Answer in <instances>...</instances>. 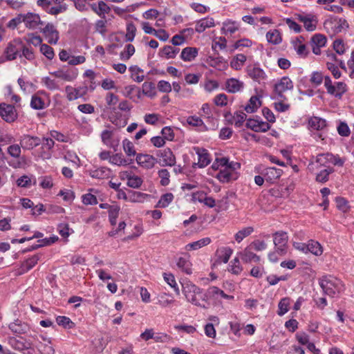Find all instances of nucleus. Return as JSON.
I'll use <instances>...</instances> for the list:
<instances>
[{
	"instance_id": "nucleus-1",
	"label": "nucleus",
	"mask_w": 354,
	"mask_h": 354,
	"mask_svg": "<svg viewBox=\"0 0 354 354\" xmlns=\"http://www.w3.org/2000/svg\"><path fill=\"white\" fill-rule=\"evenodd\" d=\"M182 291L188 302L204 309L208 308L207 298L201 288L189 282L183 285Z\"/></svg>"
},
{
	"instance_id": "nucleus-2",
	"label": "nucleus",
	"mask_w": 354,
	"mask_h": 354,
	"mask_svg": "<svg viewBox=\"0 0 354 354\" xmlns=\"http://www.w3.org/2000/svg\"><path fill=\"white\" fill-rule=\"evenodd\" d=\"M319 283L324 293L330 297H334L336 293L343 290L341 280L331 275L323 277L319 279Z\"/></svg>"
},
{
	"instance_id": "nucleus-3",
	"label": "nucleus",
	"mask_w": 354,
	"mask_h": 354,
	"mask_svg": "<svg viewBox=\"0 0 354 354\" xmlns=\"http://www.w3.org/2000/svg\"><path fill=\"white\" fill-rule=\"evenodd\" d=\"M22 49V42L20 40L15 39L9 42L6 47L3 54L0 57V63L15 59L19 56Z\"/></svg>"
},
{
	"instance_id": "nucleus-4",
	"label": "nucleus",
	"mask_w": 354,
	"mask_h": 354,
	"mask_svg": "<svg viewBox=\"0 0 354 354\" xmlns=\"http://www.w3.org/2000/svg\"><path fill=\"white\" fill-rule=\"evenodd\" d=\"M324 27L330 35H333L347 28L348 24L346 19L333 17L324 21Z\"/></svg>"
},
{
	"instance_id": "nucleus-5",
	"label": "nucleus",
	"mask_w": 354,
	"mask_h": 354,
	"mask_svg": "<svg viewBox=\"0 0 354 354\" xmlns=\"http://www.w3.org/2000/svg\"><path fill=\"white\" fill-rule=\"evenodd\" d=\"M288 236L286 232H277L273 234V241L277 252L280 255L287 253Z\"/></svg>"
},
{
	"instance_id": "nucleus-6",
	"label": "nucleus",
	"mask_w": 354,
	"mask_h": 354,
	"mask_svg": "<svg viewBox=\"0 0 354 354\" xmlns=\"http://www.w3.org/2000/svg\"><path fill=\"white\" fill-rule=\"evenodd\" d=\"M294 84L292 81L287 76L281 77L278 82L274 84V93L277 98L286 100L283 93L287 91L292 90Z\"/></svg>"
},
{
	"instance_id": "nucleus-7",
	"label": "nucleus",
	"mask_w": 354,
	"mask_h": 354,
	"mask_svg": "<svg viewBox=\"0 0 354 354\" xmlns=\"http://www.w3.org/2000/svg\"><path fill=\"white\" fill-rule=\"evenodd\" d=\"M8 344L15 350L24 353V354H32L29 351L25 353L32 348V342L29 339H26L22 337H8Z\"/></svg>"
},
{
	"instance_id": "nucleus-8",
	"label": "nucleus",
	"mask_w": 354,
	"mask_h": 354,
	"mask_svg": "<svg viewBox=\"0 0 354 354\" xmlns=\"http://www.w3.org/2000/svg\"><path fill=\"white\" fill-rule=\"evenodd\" d=\"M50 74L55 78L62 80L65 82H73L77 78L78 71L77 69L75 68H62L57 71L50 72Z\"/></svg>"
},
{
	"instance_id": "nucleus-9",
	"label": "nucleus",
	"mask_w": 354,
	"mask_h": 354,
	"mask_svg": "<svg viewBox=\"0 0 354 354\" xmlns=\"http://www.w3.org/2000/svg\"><path fill=\"white\" fill-rule=\"evenodd\" d=\"M156 154L160 158L162 167H172L176 165V156L169 148L158 150Z\"/></svg>"
},
{
	"instance_id": "nucleus-10",
	"label": "nucleus",
	"mask_w": 354,
	"mask_h": 354,
	"mask_svg": "<svg viewBox=\"0 0 354 354\" xmlns=\"http://www.w3.org/2000/svg\"><path fill=\"white\" fill-rule=\"evenodd\" d=\"M248 76L255 82L264 83L267 80V75L259 65H250L246 68Z\"/></svg>"
},
{
	"instance_id": "nucleus-11",
	"label": "nucleus",
	"mask_w": 354,
	"mask_h": 354,
	"mask_svg": "<svg viewBox=\"0 0 354 354\" xmlns=\"http://www.w3.org/2000/svg\"><path fill=\"white\" fill-rule=\"evenodd\" d=\"M0 115L7 122H12L17 118V113L13 105L2 104L0 105Z\"/></svg>"
},
{
	"instance_id": "nucleus-12",
	"label": "nucleus",
	"mask_w": 354,
	"mask_h": 354,
	"mask_svg": "<svg viewBox=\"0 0 354 354\" xmlns=\"http://www.w3.org/2000/svg\"><path fill=\"white\" fill-rule=\"evenodd\" d=\"M42 33L48 39V42L51 44H56L59 40V32L55 26L48 23L41 30Z\"/></svg>"
},
{
	"instance_id": "nucleus-13",
	"label": "nucleus",
	"mask_w": 354,
	"mask_h": 354,
	"mask_svg": "<svg viewBox=\"0 0 354 354\" xmlns=\"http://www.w3.org/2000/svg\"><path fill=\"white\" fill-rule=\"evenodd\" d=\"M194 150L198 155V162L194 164V167L197 165L200 168H203L210 163L209 154L205 149L195 147Z\"/></svg>"
},
{
	"instance_id": "nucleus-14",
	"label": "nucleus",
	"mask_w": 354,
	"mask_h": 354,
	"mask_svg": "<svg viewBox=\"0 0 354 354\" xmlns=\"http://www.w3.org/2000/svg\"><path fill=\"white\" fill-rule=\"evenodd\" d=\"M22 21L26 28L29 29H35L39 24H42L43 22L40 19L38 14L28 12L22 14Z\"/></svg>"
},
{
	"instance_id": "nucleus-15",
	"label": "nucleus",
	"mask_w": 354,
	"mask_h": 354,
	"mask_svg": "<svg viewBox=\"0 0 354 354\" xmlns=\"http://www.w3.org/2000/svg\"><path fill=\"white\" fill-rule=\"evenodd\" d=\"M136 160L140 167L147 169L153 168L157 162L153 156L143 153L137 154Z\"/></svg>"
},
{
	"instance_id": "nucleus-16",
	"label": "nucleus",
	"mask_w": 354,
	"mask_h": 354,
	"mask_svg": "<svg viewBox=\"0 0 354 354\" xmlns=\"http://www.w3.org/2000/svg\"><path fill=\"white\" fill-rule=\"evenodd\" d=\"M281 174V169L273 167H267L261 171V175L264 176L265 180L270 183H274Z\"/></svg>"
},
{
	"instance_id": "nucleus-17",
	"label": "nucleus",
	"mask_w": 354,
	"mask_h": 354,
	"mask_svg": "<svg viewBox=\"0 0 354 354\" xmlns=\"http://www.w3.org/2000/svg\"><path fill=\"white\" fill-rule=\"evenodd\" d=\"M41 144L40 138L37 136H30L29 135H24L21 140V147L26 150H31L33 148L39 146Z\"/></svg>"
},
{
	"instance_id": "nucleus-18",
	"label": "nucleus",
	"mask_w": 354,
	"mask_h": 354,
	"mask_svg": "<svg viewBox=\"0 0 354 354\" xmlns=\"http://www.w3.org/2000/svg\"><path fill=\"white\" fill-rule=\"evenodd\" d=\"M238 174L236 172L229 170L227 167L221 169L216 174V178L221 183H229L232 180H236Z\"/></svg>"
},
{
	"instance_id": "nucleus-19",
	"label": "nucleus",
	"mask_w": 354,
	"mask_h": 354,
	"mask_svg": "<svg viewBox=\"0 0 354 354\" xmlns=\"http://www.w3.org/2000/svg\"><path fill=\"white\" fill-rule=\"evenodd\" d=\"M9 328L14 333L26 334L30 330V326L25 322L17 319L9 324Z\"/></svg>"
},
{
	"instance_id": "nucleus-20",
	"label": "nucleus",
	"mask_w": 354,
	"mask_h": 354,
	"mask_svg": "<svg viewBox=\"0 0 354 354\" xmlns=\"http://www.w3.org/2000/svg\"><path fill=\"white\" fill-rule=\"evenodd\" d=\"M298 19L304 24L307 31H313L316 29L317 19L315 16L299 15Z\"/></svg>"
},
{
	"instance_id": "nucleus-21",
	"label": "nucleus",
	"mask_w": 354,
	"mask_h": 354,
	"mask_svg": "<svg viewBox=\"0 0 354 354\" xmlns=\"http://www.w3.org/2000/svg\"><path fill=\"white\" fill-rule=\"evenodd\" d=\"M244 86L243 82L236 78H230L225 82V88L228 93H235L241 91Z\"/></svg>"
},
{
	"instance_id": "nucleus-22",
	"label": "nucleus",
	"mask_w": 354,
	"mask_h": 354,
	"mask_svg": "<svg viewBox=\"0 0 354 354\" xmlns=\"http://www.w3.org/2000/svg\"><path fill=\"white\" fill-rule=\"evenodd\" d=\"M229 116L231 118L230 122L234 124L236 127L241 128L246 119L247 115L243 111H237L234 113V115H232L230 113L225 115L226 119H227Z\"/></svg>"
},
{
	"instance_id": "nucleus-23",
	"label": "nucleus",
	"mask_w": 354,
	"mask_h": 354,
	"mask_svg": "<svg viewBox=\"0 0 354 354\" xmlns=\"http://www.w3.org/2000/svg\"><path fill=\"white\" fill-rule=\"evenodd\" d=\"M44 342H40L37 348L41 354H55V349L52 345L51 339L43 336L41 337Z\"/></svg>"
},
{
	"instance_id": "nucleus-24",
	"label": "nucleus",
	"mask_w": 354,
	"mask_h": 354,
	"mask_svg": "<svg viewBox=\"0 0 354 354\" xmlns=\"http://www.w3.org/2000/svg\"><path fill=\"white\" fill-rule=\"evenodd\" d=\"M40 254H35L31 257L24 261L19 268V274H24L30 269H32L38 262L40 259Z\"/></svg>"
},
{
	"instance_id": "nucleus-25",
	"label": "nucleus",
	"mask_w": 354,
	"mask_h": 354,
	"mask_svg": "<svg viewBox=\"0 0 354 354\" xmlns=\"http://www.w3.org/2000/svg\"><path fill=\"white\" fill-rule=\"evenodd\" d=\"M176 266L187 274H192V263L189 257H180L176 259Z\"/></svg>"
},
{
	"instance_id": "nucleus-26",
	"label": "nucleus",
	"mask_w": 354,
	"mask_h": 354,
	"mask_svg": "<svg viewBox=\"0 0 354 354\" xmlns=\"http://www.w3.org/2000/svg\"><path fill=\"white\" fill-rule=\"evenodd\" d=\"M215 26L214 19L212 17H205L196 21L195 30L201 33L204 32L206 28H212Z\"/></svg>"
},
{
	"instance_id": "nucleus-27",
	"label": "nucleus",
	"mask_w": 354,
	"mask_h": 354,
	"mask_svg": "<svg viewBox=\"0 0 354 354\" xmlns=\"http://www.w3.org/2000/svg\"><path fill=\"white\" fill-rule=\"evenodd\" d=\"M330 156V154H319L315 162L310 164L308 165V169L310 170L319 169L321 167H324V168L328 167L326 165L328 163V157Z\"/></svg>"
},
{
	"instance_id": "nucleus-28",
	"label": "nucleus",
	"mask_w": 354,
	"mask_h": 354,
	"mask_svg": "<svg viewBox=\"0 0 354 354\" xmlns=\"http://www.w3.org/2000/svg\"><path fill=\"white\" fill-rule=\"evenodd\" d=\"M233 252L232 249L229 247H223L217 250V259L216 263H226L228 262Z\"/></svg>"
},
{
	"instance_id": "nucleus-29",
	"label": "nucleus",
	"mask_w": 354,
	"mask_h": 354,
	"mask_svg": "<svg viewBox=\"0 0 354 354\" xmlns=\"http://www.w3.org/2000/svg\"><path fill=\"white\" fill-rule=\"evenodd\" d=\"M241 259L245 263H250L252 261L259 262L260 261V257L257 255L252 252V249L250 246H248L244 250L240 253Z\"/></svg>"
},
{
	"instance_id": "nucleus-30",
	"label": "nucleus",
	"mask_w": 354,
	"mask_h": 354,
	"mask_svg": "<svg viewBox=\"0 0 354 354\" xmlns=\"http://www.w3.org/2000/svg\"><path fill=\"white\" fill-rule=\"evenodd\" d=\"M111 169L106 167H101L90 171V176L93 178L106 179L111 176Z\"/></svg>"
},
{
	"instance_id": "nucleus-31",
	"label": "nucleus",
	"mask_w": 354,
	"mask_h": 354,
	"mask_svg": "<svg viewBox=\"0 0 354 354\" xmlns=\"http://www.w3.org/2000/svg\"><path fill=\"white\" fill-rule=\"evenodd\" d=\"M198 55V49L193 47H186L183 49L180 58L185 62H191L194 60Z\"/></svg>"
},
{
	"instance_id": "nucleus-32",
	"label": "nucleus",
	"mask_w": 354,
	"mask_h": 354,
	"mask_svg": "<svg viewBox=\"0 0 354 354\" xmlns=\"http://www.w3.org/2000/svg\"><path fill=\"white\" fill-rule=\"evenodd\" d=\"M266 39L269 43L273 45L279 44L282 41L281 34L277 29H273L268 31L266 33Z\"/></svg>"
},
{
	"instance_id": "nucleus-33",
	"label": "nucleus",
	"mask_w": 354,
	"mask_h": 354,
	"mask_svg": "<svg viewBox=\"0 0 354 354\" xmlns=\"http://www.w3.org/2000/svg\"><path fill=\"white\" fill-rule=\"evenodd\" d=\"M211 243V239L209 237L201 239L198 241L188 243L185 248L187 250H196L203 246L207 245Z\"/></svg>"
},
{
	"instance_id": "nucleus-34",
	"label": "nucleus",
	"mask_w": 354,
	"mask_h": 354,
	"mask_svg": "<svg viewBox=\"0 0 354 354\" xmlns=\"http://www.w3.org/2000/svg\"><path fill=\"white\" fill-rule=\"evenodd\" d=\"M308 124L312 129L319 131L326 127V121L318 117H313L309 120Z\"/></svg>"
},
{
	"instance_id": "nucleus-35",
	"label": "nucleus",
	"mask_w": 354,
	"mask_h": 354,
	"mask_svg": "<svg viewBox=\"0 0 354 354\" xmlns=\"http://www.w3.org/2000/svg\"><path fill=\"white\" fill-rule=\"evenodd\" d=\"M261 101L257 96H252L249 100L248 104L245 106L244 109L247 113H252L255 112L261 106Z\"/></svg>"
},
{
	"instance_id": "nucleus-36",
	"label": "nucleus",
	"mask_w": 354,
	"mask_h": 354,
	"mask_svg": "<svg viewBox=\"0 0 354 354\" xmlns=\"http://www.w3.org/2000/svg\"><path fill=\"white\" fill-rule=\"evenodd\" d=\"M81 88H75L71 86H66L65 91L66 93L67 99L69 101L75 100L79 97H81L83 94L80 92Z\"/></svg>"
},
{
	"instance_id": "nucleus-37",
	"label": "nucleus",
	"mask_w": 354,
	"mask_h": 354,
	"mask_svg": "<svg viewBox=\"0 0 354 354\" xmlns=\"http://www.w3.org/2000/svg\"><path fill=\"white\" fill-rule=\"evenodd\" d=\"M334 171L333 168L328 167L320 170L316 175L315 180L318 183H326L328 180V176Z\"/></svg>"
},
{
	"instance_id": "nucleus-38",
	"label": "nucleus",
	"mask_w": 354,
	"mask_h": 354,
	"mask_svg": "<svg viewBox=\"0 0 354 354\" xmlns=\"http://www.w3.org/2000/svg\"><path fill=\"white\" fill-rule=\"evenodd\" d=\"M129 71L131 72V77L137 82H141L144 80L143 71L138 66H131L129 67Z\"/></svg>"
},
{
	"instance_id": "nucleus-39",
	"label": "nucleus",
	"mask_w": 354,
	"mask_h": 354,
	"mask_svg": "<svg viewBox=\"0 0 354 354\" xmlns=\"http://www.w3.org/2000/svg\"><path fill=\"white\" fill-rule=\"evenodd\" d=\"M307 248V252H309L316 256H320L323 252L321 245L317 241H315L313 240L308 241Z\"/></svg>"
},
{
	"instance_id": "nucleus-40",
	"label": "nucleus",
	"mask_w": 354,
	"mask_h": 354,
	"mask_svg": "<svg viewBox=\"0 0 354 354\" xmlns=\"http://www.w3.org/2000/svg\"><path fill=\"white\" fill-rule=\"evenodd\" d=\"M164 280L167 282V283L174 289V292L176 295H180V290L178 286V284L176 281L175 277L171 273H163Z\"/></svg>"
},
{
	"instance_id": "nucleus-41",
	"label": "nucleus",
	"mask_w": 354,
	"mask_h": 354,
	"mask_svg": "<svg viewBox=\"0 0 354 354\" xmlns=\"http://www.w3.org/2000/svg\"><path fill=\"white\" fill-rule=\"evenodd\" d=\"M41 82L50 91H55L60 89V85L55 79L50 77H44L41 79Z\"/></svg>"
},
{
	"instance_id": "nucleus-42",
	"label": "nucleus",
	"mask_w": 354,
	"mask_h": 354,
	"mask_svg": "<svg viewBox=\"0 0 354 354\" xmlns=\"http://www.w3.org/2000/svg\"><path fill=\"white\" fill-rule=\"evenodd\" d=\"M290 304V299L289 297L282 298L278 304L277 314L279 316L285 315L289 310V306Z\"/></svg>"
},
{
	"instance_id": "nucleus-43",
	"label": "nucleus",
	"mask_w": 354,
	"mask_h": 354,
	"mask_svg": "<svg viewBox=\"0 0 354 354\" xmlns=\"http://www.w3.org/2000/svg\"><path fill=\"white\" fill-rule=\"evenodd\" d=\"M246 61V56L243 54H238L232 60L230 63V66L232 68L235 70H240Z\"/></svg>"
},
{
	"instance_id": "nucleus-44",
	"label": "nucleus",
	"mask_w": 354,
	"mask_h": 354,
	"mask_svg": "<svg viewBox=\"0 0 354 354\" xmlns=\"http://www.w3.org/2000/svg\"><path fill=\"white\" fill-rule=\"evenodd\" d=\"M30 106L35 110H41L45 108L44 100L37 95H33L30 101Z\"/></svg>"
},
{
	"instance_id": "nucleus-45",
	"label": "nucleus",
	"mask_w": 354,
	"mask_h": 354,
	"mask_svg": "<svg viewBox=\"0 0 354 354\" xmlns=\"http://www.w3.org/2000/svg\"><path fill=\"white\" fill-rule=\"evenodd\" d=\"M142 93L148 97H154L156 94L155 84L153 82H145L142 84Z\"/></svg>"
},
{
	"instance_id": "nucleus-46",
	"label": "nucleus",
	"mask_w": 354,
	"mask_h": 354,
	"mask_svg": "<svg viewBox=\"0 0 354 354\" xmlns=\"http://www.w3.org/2000/svg\"><path fill=\"white\" fill-rule=\"evenodd\" d=\"M127 185L135 189L139 188L143 182L140 177L135 175L131 176L127 174Z\"/></svg>"
},
{
	"instance_id": "nucleus-47",
	"label": "nucleus",
	"mask_w": 354,
	"mask_h": 354,
	"mask_svg": "<svg viewBox=\"0 0 354 354\" xmlns=\"http://www.w3.org/2000/svg\"><path fill=\"white\" fill-rule=\"evenodd\" d=\"M254 232L252 227H246L239 230L234 236L235 240L240 243L244 238L250 236Z\"/></svg>"
},
{
	"instance_id": "nucleus-48",
	"label": "nucleus",
	"mask_w": 354,
	"mask_h": 354,
	"mask_svg": "<svg viewBox=\"0 0 354 354\" xmlns=\"http://www.w3.org/2000/svg\"><path fill=\"white\" fill-rule=\"evenodd\" d=\"M223 30L230 32L231 34L235 32L239 29V24L234 21L227 19L223 24Z\"/></svg>"
},
{
	"instance_id": "nucleus-49",
	"label": "nucleus",
	"mask_w": 354,
	"mask_h": 354,
	"mask_svg": "<svg viewBox=\"0 0 354 354\" xmlns=\"http://www.w3.org/2000/svg\"><path fill=\"white\" fill-rule=\"evenodd\" d=\"M120 209V207L116 205L110 207V209L109 210V218L111 225H116L117 218L118 216Z\"/></svg>"
},
{
	"instance_id": "nucleus-50",
	"label": "nucleus",
	"mask_w": 354,
	"mask_h": 354,
	"mask_svg": "<svg viewBox=\"0 0 354 354\" xmlns=\"http://www.w3.org/2000/svg\"><path fill=\"white\" fill-rule=\"evenodd\" d=\"M220 288L216 286H211L207 290V292H205V295L207 298V305L209 306V300L210 299H218L219 297Z\"/></svg>"
},
{
	"instance_id": "nucleus-51",
	"label": "nucleus",
	"mask_w": 354,
	"mask_h": 354,
	"mask_svg": "<svg viewBox=\"0 0 354 354\" xmlns=\"http://www.w3.org/2000/svg\"><path fill=\"white\" fill-rule=\"evenodd\" d=\"M347 91V86L345 83L342 82H338L335 83V93H330L337 97L340 98L342 95L346 93Z\"/></svg>"
},
{
	"instance_id": "nucleus-52",
	"label": "nucleus",
	"mask_w": 354,
	"mask_h": 354,
	"mask_svg": "<svg viewBox=\"0 0 354 354\" xmlns=\"http://www.w3.org/2000/svg\"><path fill=\"white\" fill-rule=\"evenodd\" d=\"M56 322L59 326H62L65 328H72L74 326V323L71 319L66 316H58L56 318Z\"/></svg>"
},
{
	"instance_id": "nucleus-53",
	"label": "nucleus",
	"mask_w": 354,
	"mask_h": 354,
	"mask_svg": "<svg viewBox=\"0 0 354 354\" xmlns=\"http://www.w3.org/2000/svg\"><path fill=\"white\" fill-rule=\"evenodd\" d=\"M136 27L132 23H128L127 25V33L125 36V39L127 41H133L136 33Z\"/></svg>"
},
{
	"instance_id": "nucleus-54",
	"label": "nucleus",
	"mask_w": 354,
	"mask_h": 354,
	"mask_svg": "<svg viewBox=\"0 0 354 354\" xmlns=\"http://www.w3.org/2000/svg\"><path fill=\"white\" fill-rule=\"evenodd\" d=\"M158 177L160 178V185L162 186H167L169 184L170 174L167 169H161L158 172Z\"/></svg>"
},
{
	"instance_id": "nucleus-55",
	"label": "nucleus",
	"mask_w": 354,
	"mask_h": 354,
	"mask_svg": "<svg viewBox=\"0 0 354 354\" xmlns=\"http://www.w3.org/2000/svg\"><path fill=\"white\" fill-rule=\"evenodd\" d=\"M326 44V37L321 34H315L311 38V44L318 46V47H324Z\"/></svg>"
},
{
	"instance_id": "nucleus-56",
	"label": "nucleus",
	"mask_w": 354,
	"mask_h": 354,
	"mask_svg": "<svg viewBox=\"0 0 354 354\" xmlns=\"http://www.w3.org/2000/svg\"><path fill=\"white\" fill-rule=\"evenodd\" d=\"M122 145L123 149L127 156H131L136 155V153L134 149V145L130 140L124 139L122 142Z\"/></svg>"
},
{
	"instance_id": "nucleus-57",
	"label": "nucleus",
	"mask_w": 354,
	"mask_h": 354,
	"mask_svg": "<svg viewBox=\"0 0 354 354\" xmlns=\"http://www.w3.org/2000/svg\"><path fill=\"white\" fill-rule=\"evenodd\" d=\"M68 8L66 4L58 5L57 6H50L46 11L48 14L57 15L59 13L65 12Z\"/></svg>"
},
{
	"instance_id": "nucleus-58",
	"label": "nucleus",
	"mask_w": 354,
	"mask_h": 354,
	"mask_svg": "<svg viewBox=\"0 0 354 354\" xmlns=\"http://www.w3.org/2000/svg\"><path fill=\"white\" fill-rule=\"evenodd\" d=\"M174 195L171 193L163 194L158 203L160 207H166L173 201Z\"/></svg>"
},
{
	"instance_id": "nucleus-59",
	"label": "nucleus",
	"mask_w": 354,
	"mask_h": 354,
	"mask_svg": "<svg viewBox=\"0 0 354 354\" xmlns=\"http://www.w3.org/2000/svg\"><path fill=\"white\" fill-rule=\"evenodd\" d=\"M21 51L22 53H19V57L23 56L30 61L35 59V55L31 47H27L22 43V49L21 50Z\"/></svg>"
},
{
	"instance_id": "nucleus-60",
	"label": "nucleus",
	"mask_w": 354,
	"mask_h": 354,
	"mask_svg": "<svg viewBox=\"0 0 354 354\" xmlns=\"http://www.w3.org/2000/svg\"><path fill=\"white\" fill-rule=\"evenodd\" d=\"M106 20L105 19L97 20L95 24V30L102 35H104L106 32Z\"/></svg>"
},
{
	"instance_id": "nucleus-61",
	"label": "nucleus",
	"mask_w": 354,
	"mask_h": 354,
	"mask_svg": "<svg viewBox=\"0 0 354 354\" xmlns=\"http://www.w3.org/2000/svg\"><path fill=\"white\" fill-rule=\"evenodd\" d=\"M243 268L240 264L239 260L238 258H235L233 261H231V264L230 265L229 271L234 274H239L242 271Z\"/></svg>"
},
{
	"instance_id": "nucleus-62",
	"label": "nucleus",
	"mask_w": 354,
	"mask_h": 354,
	"mask_svg": "<svg viewBox=\"0 0 354 354\" xmlns=\"http://www.w3.org/2000/svg\"><path fill=\"white\" fill-rule=\"evenodd\" d=\"M40 52L48 59H52L55 55L53 48L47 44L41 45Z\"/></svg>"
},
{
	"instance_id": "nucleus-63",
	"label": "nucleus",
	"mask_w": 354,
	"mask_h": 354,
	"mask_svg": "<svg viewBox=\"0 0 354 354\" xmlns=\"http://www.w3.org/2000/svg\"><path fill=\"white\" fill-rule=\"evenodd\" d=\"M98 10L100 13L98 16L102 19H105V14H108L110 12L111 8L104 1H98Z\"/></svg>"
},
{
	"instance_id": "nucleus-64",
	"label": "nucleus",
	"mask_w": 354,
	"mask_h": 354,
	"mask_svg": "<svg viewBox=\"0 0 354 354\" xmlns=\"http://www.w3.org/2000/svg\"><path fill=\"white\" fill-rule=\"evenodd\" d=\"M135 53V48L132 44H127L125 50L120 53V57L122 59H129Z\"/></svg>"
}]
</instances>
